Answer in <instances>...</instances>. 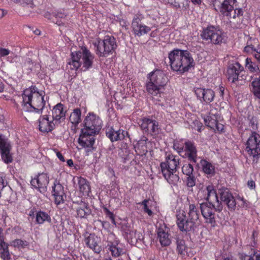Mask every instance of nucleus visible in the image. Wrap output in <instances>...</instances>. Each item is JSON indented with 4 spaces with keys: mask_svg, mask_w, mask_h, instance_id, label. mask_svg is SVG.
<instances>
[{
    "mask_svg": "<svg viewBox=\"0 0 260 260\" xmlns=\"http://www.w3.org/2000/svg\"><path fill=\"white\" fill-rule=\"evenodd\" d=\"M0 257L3 260H10L11 258L6 243L0 244Z\"/></svg>",
    "mask_w": 260,
    "mask_h": 260,
    "instance_id": "nucleus-37",
    "label": "nucleus"
},
{
    "mask_svg": "<svg viewBox=\"0 0 260 260\" xmlns=\"http://www.w3.org/2000/svg\"><path fill=\"white\" fill-rule=\"evenodd\" d=\"M142 18L143 17L141 15H136L134 16L132 23L134 34L139 37L147 34L151 30L150 27L141 23Z\"/></svg>",
    "mask_w": 260,
    "mask_h": 260,
    "instance_id": "nucleus-13",
    "label": "nucleus"
},
{
    "mask_svg": "<svg viewBox=\"0 0 260 260\" xmlns=\"http://www.w3.org/2000/svg\"><path fill=\"white\" fill-rule=\"evenodd\" d=\"M45 92L43 90L39 89L36 86L25 89L22 94L23 103L24 105H28L31 110L36 113L42 112L45 105L44 96Z\"/></svg>",
    "mask_w": 260,
    "mask_h": 260,
    "instance_id": "nucleus-2",
    "label": "nucleus"
},
{
    "mask_svg": "<svg viewBox=\"0 0 260 260\" xmlns=\"http://www.w3.org/2000/svg\"><path fill=\"white\" fill-rule=\"evenodd\" d=\"M23 244V241L20 239H16L13 241V244L15 247H19L20 246H22Z\"/></svg>",
    "mask_w": 260,
    "mask_h": 260,
    "instance_id": "nucleus-55",
    "label": "nucleus"
},
{
    "mask_svg": "<svg viewBox=\"0 0 260 260\" xmlns=\"http://www.w3.org/2000/svg\"><path fill=\"white\" fill-rule=\"evenodd\" d=\"M244 260H260V254L254 253L252 255H246L245 256Z\"/></svg>",
    "mask_w": 260,
    "mask_h": 260,
    "instance_id": "nucleus-49",
    "label": "nucleus"
},
{
    "mask_svg": "<svg viewBox=\"0 0 260 260\" xmlns=\"http://www.w3.org/2000/svg\"><path fill=\"white\" fill-rule=\"evenodd\" d=\"M109 250L111 252L112 255L115 257L119 256L123 252V250L118 246V244L110 245Z\"/></svg>",
    "mask_w": 260,
    "mask_h": 260,
    "instance_id": "nucleus-43",
    "label": "nucleus"
},
{
    "mask_svg": "<svg viewBox=\"0 0 260 260\" xmlns=\"http://www.w3.org/2000/svg\"><path fill=\"white\" fill-rule=\"evenodd\" d=\"M245 150L247 154L254 158L260 156V135L252 132L245 143Z\"/></svg>",
    "mask_w": 260,
    "mask_h": 260,
    "instance_id": "nucleus-5",
    "label": "nucleus"
},
{
    "mask_svg": "<svg viewBox=\"0 0 260 260\" xmlns=\"http://www.w3.org/2000/svg\"><path fill=\"white\" fill-rule=\"evenodd\" d=\"M191 126L192 129L197 130L198 132H201L203 127L202 123L197 119L193 121Z\"/></svg>",
    "mask_w": 260,
    "mask_h": 260,
    "instance_id": "nucleus-46",
    "label": "nucleus"
},
{
    "mask_svg": "<svg viewBox=\"0 0 260 260\" xmlns=\"http://www.w3.org/2000/svg\"><path fill=\"white\" fill-rule=\"evenodd\" d=\"M22 61H24L23 67L26 69L31 70L33 67V62L30 58L24 59L22 58Z\"/></svg>",
    "mask_w": 260,
    "mask_h": 260,
    "instance_id": "nucleus-47",
    "label": "nucleus"
},
{
    "mask_svg": "<svg viewBox=\"0 0 260 260\" xmlns=\"http://www.w3.org/2000/svg\"><path fill=\"white\" fill-rule=\"evenodd\" d=\"M243 70V67L238 62L231 64L228 69L229 81H235L238 78L239 73Z\"/></svg>",
    "mask_w": 260,
    "mask_h": 260,
    "instance_id": "nucleus-20",
    "label": "nucleus"
},
{
    "mask_svg": "<svg viewBox=\"0 0 260 260\" xmlns=\"http://www.w3.org/2000/svg\"><path fill=\"white\" fill-rule=\"evenodd\" d=\"M49 183V177L44 173H39L32 178L30 181L31 185L40 192H45Z\"/></svg>",
    "mask_w": 260,
    "mask_h": 260,
    "instance_id": "nucleus-10",
    "label": "nucleus"
},
{
    "mask_svg": "<svg viewBox=\"0 0 260 260\" xmlns=\"http://www.w3.org/2000/svg\"><path fill=\"white\" fill-rule=\"evenodd\" d=\"M193 170L192 166L189 164H186L182 167V173L186 176L191 175Z\"/></svg>",
    "mask_w": 260,
    "mask_h": 260,
    "instance_id": "nucleus-45",
    "label": "nucleus"
},
{
    "mask_svg": "<svg viewBox=\"0 0 260 260\" xmlns=\"http://www.w3.org/2000/svg\"><path fill=\"white\" fill-rule=\"evenodd\" d=\"M186 180V185L188 187H191L196 184V179L194 177L191 175L187 176Z\"/></svg>",
    "mask_w": 260,
    "mask_h": 260,
    "instance_id": "nucleus-48",
    "label": "nucleus"
},
{
    "mask_svg": "<svg viewBox=\"0 0 260 260\" xmlns=\"http://www.w3.org/2000/svg\"><path fill=\"white\" fill-rule=\"evenodd\" d=\"M177 251L179 254L182 256H185L187 254V247L185 245L183 240L177 241Z\"/></svg>",
    "mask_w": 260,
    "mask_h": 260,
    "instance_id": "nucleus-42",
    "label": "nucleus"
},
{
    "mask_svg": "<svg viewBox=\"0 0 260 260\" xmlns=\"http://www.w3.org/2000/svg\"><path fill=\"white\" fill-rule=\"evenodd\" d=\"M203 192L205 193L204 199L208 201L209 203L213 204L216 202L218 204L216 208V211L220 212L222 210V206L220 203L217 193L212 185L207 186Z\"/></svg>",
    "mask_w": 260,
    "mask_h": 260,
    "instance_id": "nucleus-17",
    "label": "nucleus"
},
{
    "mask_svg": "<svg viewBox=\"0 0 260 260\" xmlns=\"http://www.w3.org/2000/svg\"><path fill=\"white\" fill-rule=\"evenodd\" d=\"M117 46L116 40L114 37L106 36L99 47V54L100 53L101 56H108L115 51Z\"/></svg>",
    "mask_w": 260,
    "mask_h": 260,
    "instance_id": "nucleus-9",
    "label": "nucleus"
},
{
    "mask_svg": "<svg viewBox=\"0 0 260 260\" xmlns=\"http://www.w3.org/2000/svg\"><path fill=\"white\" fill-rule=\"evenodd\" d=\"M254 57L257 60V61L260 63V55L258 54H253Z\"/></svg>",
    "mask_w": 260,
    "mask_h": 260,
    "instance_id": "nucleus-63",
    "label": "nucleus"
},
{
    "mask_svg": "<svg viewBox=\"0 0 260 260\" xmlns=\"http://www.w3.org/2000/svg\"><path fill=\"white\" fill-rule=\"evenodd\" d=\"M194 92L198 98L202 99L207 103L211 102L213 100L215 95L214 91L209 89L197 88L195 89Z\"/></svg>",
    "mask_w": 260,
    "mask_h": 260,
    "instance_id": "nucleus-22",
    "label": "nucleus"
},
{
    "mask_svg": "<svg viewBox=\"0 0 260 260\" xmlns=\"http://www.w3.org/2000/svg\"><path fill=\"white\" fill-rule=\"evenodd\" d=\"M127 237L129 238L131 242H136L138 240H140L143 238L142 233L137 232L136 230L131 231L128 233H127Z\"/></svg>",
    "mask_w": 260,
    "mask_h": 260,
    "instance_id": "nucleus-41",
    "label": "nucleus"
},
{
    "mask_svg": "<svg viewBox=\"0 0 260 260\" xmlns=\"http://www.w3.org/2000/svg\"><path fill=\"white\" fill-rule=\"evenodd\" d=\"M15 3L20 4V5H28L31 4L32 0H13Z\"/></svg>",
    "mask_w": 260,
    "mask_h": 260,
    "instance_id": "nucleus-54",
    "label": "nucleus"
},
{
    "mask_svg": "<svg viewBox=\"0 0 260 260\" xmlns=\"http://www.w3.org/2000/svg\"><path fill=\"white\" fill-rule=\"evenodd\" d=\"M118 22L120 25L122 27H124L125 29H127V23L126 21L123 19H119Z\"/></svg>",
    "mask_w": 260,
    "mask_h": 260,
    "instance_id": "nucleus-56",
    "label": "nucleus"
},
{
    "mask_svg": "<svg viewBox=\"0 0 260 260\" xmlns=\"http://www.w3.org/2000/svg\"><path fill=\"white\" fill-rule=\"evenodd\" d=\"M97 237H95L94 235L90 234L85 239V242L87 246L92 249L95 252H98L96 250L97 246Z\"/></svg>",
    "mask_w": 260,
    "mask_h": 260,
    "instance_id": "nucleus-38",
    "label": "nucleus"
},
{
    "mask_svg": "<svg viewBox=\"0 0 260 260\" xmlns=\"http://www.w3.org/2000/svg\"><path fill=\"white\" fill-rule=\"evenodd\" d=\"M201 36L203 39L210 40L215 44H220L223 40L222 31L213 26H209L204 29Z\"/></svg>",
    "mask_w": 260,
    "mask_h": 260,
    "instance_id": "nucleus-8",
    "label": "nucleus"
},
{
    "mask_svg": "<svg viewBox=\"0 0 260 260\" xmlns=\"http://www.w3.org/2000/svg\"><path fill=\"white\" fill-rule=\"evenodd\" d=\"M203 118L206 125L213 129L214 132L219 133L223 132L224 125L219 113H210L209 115H204Z\"/></svg>",
    "mask_w": 260,
    "mask_h": 260,
    "instance_id": "nucleus-7",
    "label": "nucleus"
},
{
    "mask_svg": "<svg viewBox=\"0 0 260 260\" xmlns=\"http://www.w3.org/2000/svg\"><path fill=\"white\" fill-rule=\"evenodd\" d=\"M237 200L239 201H240L241 202V207L242 208H246L248 206V202L244 199L243 197L238 196L237 197Z\"/></svg>",
    "mask_w": 260,
    "mask_h": 260,
    "instance_id": "nucleus-50",
    "label": "nucleus"
},
{
    "mask_svg": "<svg viewBox=\"0 0 260 260\" xmlns=\"http://www.w3.org/2000/svg\"><path fill=\"white\" fill-rule=\"evenodd\" d=\"M157 237L162 246H168L171 243V239L169 237L168 230L166 228H160L157 231Z\"/></svg>",
    "mask_w": 260,
    "mask_h": 260,
    "instance_id": "nucleus-27",
    "label": "nucleus"
},
{
    "mask_svg": "<svg viewBox=\"0 0 260 260\" xmlns=\"http://www.w3.org/2000/svg\"><path fill=\"white\" fill-rule=\"evenodd\" d=\"M95 121V115L89 113L85 118L84 121V128L82 129H87L88 131H91V133H96Z\"/></svg>",
    "mask_w": 260,
    "mask_h": 260,
    "instance_id": "nucleus-25",
    "label": "nucleus"
},
{
    "mask_svg": "<svg viewBox=\"0 0 260 260\" xmlns=\"http://www.w3.org/2000/svg\"><path fill=\"white\" fill-rule=\"evenodd\" d=\"M158 82H148L146 87L148 91L151 94L156 95L162 92L164 87L162 85H158Z\"/></svg>",
    "mask_w": 260,
    "mask_h": 260,
    "instance_id": "nucleus-30",
    "label": "nucleus"
},
{
    "mask_svg": "<svg viewBox=\"0 0 260 260\" xmlns=\"http://www.w3.org/2000/svg\"><path fill=\"white\" fill-rule=\"evenodd\" d=\"M245 68L250 72L257 74L260 73V69L255 62H252L250 58H246L245 59Z\"/></svg>",
    "mask_w": 260,
    "mask_h": 260,
    "instance_id": "nucleus-35",
    "label": "nucleus"
},
{
    "mask_svg": "<svg viewBox=\"0 0 260 260\" xmlns=\"http://www.w3.org/2000/svg\"><path fill=\"white\" fill-rule=\"evenodd\" d=\"M201 165L202 166L203 170L205 173L208 175H213L215 173L214 166L210 162L206 160L203 159L201 160Z\"/></svg>",
    "mask_w": 260,
    "mask_h": 260,
    "instance_id": "nucleus-36",
    "label": "nucleus"
},
{
    "mask_svg": "<svg viewBox=\"0 0 260 260\" xmlns=\"http://www.w3.org/2000/svg\"><path fill=\"white\" fill-rule=\"evenodd\" d=\"M69 120L75 126L78 125L81 121V111L80 108H77L73 110L70 115Z\"/></svg>",
    "mask_w": 260,
    "mask_h": 260,
    "instance_id": "nucleus-32",
    "label": "nucleus"
},
{
    "mask_svg": "<svg viewBox=\"0 0 260 260\" xmlns=\"http://www.w3.org/2000/svg\"><path fill=\"white\" fill-rule=\"evenodd\" d=\"M252 51L255 52V54L260 55V45H258L256 47L253 46V48H252Z\"/></svg>",
    "mask_w": 260,
    "mask_h": 260,
    "instance_id": "nucleus-58",
    "label": "nucleus"
},
{
    "mask_svg": "<svg viewBox=\"0 0 260 260\" xmlns=\"http://www.w3.org/2000/svg\"><path fill=\"white\" fill-rule=\"evenodd\" d=\"M188 218L183 209H179L177 211L176 223L178 228L181 231H188L192 229L193 225L199 222V212L194 204H189L188 208Z\"/></svg>",
    "mask_w": 260,
    "mask_h": 260,
    "instance_id": "nucleus-3",
    "label": "nucleus"
},
{
    "mask_svg": "<svg viewBox=\"0 0 260 260\" xmlns=\"http://www.w3.org/2000/svg\"><path fill=\"white\" fill-rule=\"evenodd\" d=\"M183 152H185V155L189 160L194 162H196L197 151L196 146L192 142H186V145L184 147Z\"/></svg>",
    "mask_w": 260,
    "mask_h": 260,
    "instance_id": "nucleus-24",
    "label": "nucleus"
},
{
    "mask_svg": "<svg viewBox=\"0 0 260 260\" xmlns=\"http://www.w3.org/2000/svg\"><path fill=\"white\" fill-rule=\"evenodd\" d=\"M123 131L118 130L114 131L113 128H109L106 131V136L111 140V141H116L123 138L124 135Z\"/></svg>",
    "mask_w": 260,
    "mask_h": 260,
    "instance_id": "nucleus-29",
    "label": "nucleus"
},
{
    "mask_svg": "<svg viewBox=\"0 0 260 260\" xmlns=\"http://www.w3.org/2000/svg\"><path fill=\"white\" fill-rule=\"evenodd\" d=\"M52 194L54 198V203L56 205L63 204L66 199L64 187L59 180H55L52 186Z\"/></svg>",
    "mask_w": 260,
    "mask_h": 260,
    "instance_id": "nucleus-14",
    "label": "nucleus"
},
{
    "mask_svg": "<svg viewBox=\"0 0 260 260\" xmlns=\"http://www.w3.org/2000/svg\"><path fill=\"white\" fill-rule=\"evenodd\" d=\"M247 186L249 189L254 190L256 187L255 181L251 179L248 180L247 182Z\"/></svg>",
    "mask_w": 260,
    "mask_h": 260,
    "instance_id": "nucleus-53",
    "label": "nucleus"
},
{
    "mask_svg": "<svg viewBox=\"0 0 260 260\" xmlns=\"http://www.w3.org/2000/svg\"><path fill=\"white\" fill-rule=\"evenodd\" d=\"M186 142L183 139H176L174 142L173 148L178 153L183 152Z\"/></svg>",
    "mask_w": 260,
    "mask_h": 260,
    "instance_id": "nucleus-40",
    "label": "nucleus"
},
{
    "mask_svg": "<svg viewBox=\"0 0 260 260\" xmlns=\"http://www.w3.org/2000/svg\"><path fill=\"white\" fill-rule=\"evenodd\" d=\"M77 216L80 218H85L90 213V210L85 203H83L79 205L76 208Z\"/></svg>",
    "mask_w": 260,
    "mask_h": 260,
    "instance_id": "nucleus-34",
    "label": "nucleus"
},
{
    "mask_svg": "<svg viewBox=\"0 0 260 260\" xmlns=\"http://www.w3.org/2000/svg\"><path fill=\"white\" fill-rule=\"evenodd\" d=\"M219 194L221 202L226 204L231 210H234L236 207V202L232 194L228 188H222L219 189Z\"/></svg>",
    "mask_w": 260,
    "mask_h": 260,
    "instance_id": "nucleus-18",
    "label": "nucleus"
},
{
    "mask_svg": "<svg viewBox=\"0 0 260 260\" xmlns=\"http://www.w3.org/2000/svg\"><path fill=\"white\" fill-rule=\"evenodd\" d=\"M91 131L82 129L81 134L78 139V143L82 147L89 149L90 151L95 149L93 145L95 142V134L91 133Z\"/></svg>",
    "mask_w": 260,
    "mask_h": 260,
    "instance_id": "nucleus-11",
    "label": "nucleus"
},
{
    "mask_svg": "<svg viewBox=\"0 0 260 260\" xmlns=\"http://www.w3.org/2000/svg\"><path fill=\"white\" fill-rule=\"evenodd\" d=\"M236 2V0H224L219 8L221 14L227 17L229 19H236L242 16L243 13L242 9H234L233 5Z\"/></svg>",
    "mask_w": 260,
    "mask_h": 260,
    "instance_id": "nucleus-6",
    "label": "nucleus"
},
{
    "mask_svg": "<svg viewBox=\"0 0 260 260\" xmlns=\"http://www.w3.org/2000/svg\"><path fill=\"white\" fill-rule=\"evenodd\" d=\"M71 57V59L67 63V67L71 70L76 71L81 65L80 59L82 57V52L80 51L72 52Z\"/></svg>",
    "mask_w": 260,
    "mask_h": 260,
    "instance_id": "nucleus-23",
    "label": "nucleus"
},
{
    "mask_svg": "<svg viewBox=\"0 0 260 260\" xmlns=\"http://www.w3.org/2000/svg\"><path fill=\"white\" fill-rule=\"evenodd\" d=\"M104 212L107 215V216L111 220L112 222H114V218L113 213L110 212L107 208L104 207L103 208Z\"/></svg>",
    "mask_w": 260,
    "mask_h": 260,
    "instance_id": "nucleus-51",
    "label": "nucleus"
},
{
    "mask_svg": "<svg viewBox=\"0 0 260 260\" xmlns=\"http://www.w3.org/2000/svg\"><path fill=\"white\" fill-rule=\"evenodd\" d=\"M5 15L4 10L0 9V19L3 18Z\"/></svg>",
    "mask_w": 260,
    "mask_h": 260,
    "instance_id": "nucleus-64",
    "label": "nucleus"
},
{
    "mask_svg": "<svg viewBox=\"0 0 260 260\" xmlns=\"http://www.w3.org/2000/svg\"><path fill=\"white\" fill-rule=\"evenodd\" d=\"M251 87L254 96L260 99V82H252Z\"/></svg>",
    "mask_w": 260,
    "mask_h": 260,
    "instance_id": "nucleus-44",
    "label": "nucleus"
},
{
    "mask_svg": "<svg viewBox=\"0 0 260 260\" xmlns=\"http://www.w3.org/2000/svg\"><path fill=\"white\" fill-rule=\"evenodd\" d=\"M51 221L50 215L46 212L39 210L36 214V221L39 224L44 223L47 221L50 222Z\"/></svg>",
    "mask_w": 260,
    "mask_h": 260,
    "instance_id": "nucleus-31",
    "label": "nucleus"
},
{
    "mask_svg": "<svg viewBox=\"0 0 260 260\" xmlns=\"http://www.w3.org/2000/svg\"><path fill=\"white\" fill-rule=\"evenodd\" d=\"M171 69L179 74L188 71L194 66V60L187 50L175 49L168 55Z\"/></svg>",
    "mask_w": 260,
    "mask_h": 260,
    "instance_id": "nucleus-1",
    "label": "nucleus"
},
{
    "mask_svg": "<svg viewBox=\"0 0 260 260\" xmlns=\"http://www.w3.org/2000/svg\"><path fill=\"white\" fill-rule=\"evenodd\" d=\"M165 74L162 71L156 69L149 73L147 79L150 81H158L164 79Z\"/></svg>",
    "mask_w": 260,
    "mask_h": 260,
    "instance_id": "nucleus-33",
    "label": "nucleus"
},
{
    "mask_svg": "<svg viewBox=\"0 0 260 260\" xmlns=\"http://www.w3.org/2000/svg\"><path fill=\"white\" fill-rule=\"evenodd\" d=\"M10 51L6 48L0 47V57H5L8 55Z\"/></svg>",
    "mask_w": 260,
    "mask_h": 260,
    "instance_id": "nucleus-52",
    "label": "nucleus"
},
{
    "mask_svg": "<svg viewBox=\"0 0 260 260\" xmlns=\"http://www.w3.org/2000/svg\"><path fill=\"white\" fill-rule=\"evenodd\" d=\"M66 111L64 110V105L61 103H58L53 108L52 110V115L51 117L57 124H59L61 120L65 118Z\"/></svg>",
    "mask_w": 260,
    "mask_h": 260,
    "instance_id": "nucleus-21",
    "label": "nucleus"
},
{
    "mask_svg": "<svg viewBox=\"0 0 260 260\" xmlns=\"http://www.w3.org/2000/svg\"><path fill=\"white\" fill-rule=\"evenodd\" d=\"M252 48H253V46L252 45L247 46L245 47V48L244 49V51H245L246 52H250L251 51H252Z\"/></svg>",
    "mask_w": 260,
    "mask_h": 260,
    "instance_id": "nucleus-59",
    "label": "nucleus"
},
{
    "mask_svg": "<svg viewBox=\"0 0 260 260\" xmlns=\"http://www.w3.org/2000/svg\"><path fill=\"white\" fill-rule=\"evenodd\" d=\"M78 183L79 190L83 196H89L90 188L88 182L85 178L80 177L78 178Z\"/></svg>",
    "mask_w": 260,
    "mask_h": 260,
    "instance_id": "nucleus-28",
    "label": "nucleus"
},
{
    "mask_svg": "<svg viewBox=\"0 0 260 260\" xmlns=\"http://www.w3.org/2000/svg\"><path fill=\"white\" fill-rule=\"evenodd\" d=\"M191 1L195 5H200L202 3V0H191Z\"/></svg>",
    "mask_w": 260,
    "mask_h": 260,
    "instance_id": "nucleus-62",
    "label": "nucleus"
},
{
    "mask_svg": "<svg viewBox=\"0 0 260 260\" xmlns=\"http://www.w3.org/2000/svg\"><path fill=\"white\" fill-rule=\"evenodd\" d=\"M200 207L202 214L205 218L206 222L214 226L216 221L215 214L213 212L214 208L213 204L211 203L201 204Z\"/></svg>",
    "mask_w": 260,
    "mask_h": 260,
    "instance_id": "nucleus-16",
    "label": "nucleus"
},
{
    "mask_svg": "<svg viewBox=\"0 0 260 260\" xmlns=\"http://www.w3.org/2000/svg\"><path fill=\"white\" fill-rule=\"evenodd\" d=\"M82 50L83 68H84V70H86L91 67L93 62V56L86 48H82Z\"/></svg>",
    "mask_w": 260,
    "mask_h": 260,
    "instance_id": "nucleus-26",
    "label": "nucleus"
},
{
    "mask_svg": "<svg viewBox=\"0 0 260 260\" xmlns=\"http://www.w3.org/2000/svg\"><path fill=\"white\" fill-rule=\"evenodd\" d=\"M179 164V158L172 154H167L166 161L160 164L162 174L167 182L173 185L177 184L179 177L176 174V168Z\"/></svg>",
    "mask_w": 260,
    "mask_h": 260,
    "instance_id": "nucleus-4",
    "label": "nucleus"
},
{
    "mask_svg": "<svg viewBox=\"0 0 260 260\" xmlns=\"http://www.w3.org/2000/svg\"><path fill=\"white\" fill-rule=\"evenodd\" d=\"M67 165L69 167H72L74 165L73 161L72 159H68L67 160Z\"/></svg>",
    "mask_w": 260,
    "mask_h": 260,
    "instance_id": "nucleus-60",
    "label": "nucleus"
},
{
    "mask_svg": "<svg viewBox=\"0 0 260 260\" xmlns=\"http://www.w3.org/2000/svg\"><path fill=\"white\" fill-rule=\"evenodd\" d=\"M219 90L220 95L221 96H223V94H224V87L222 86H220L219 88Z\"/></svg>",
    "mask_w": 260,
    "mask_h": 260,
    "instance_id": "nucleus-61",
    "label": "nucleus"
},
{
    "mask_svg": "<svg viewBox=\"0 0 260 260\" xmlns=\"http://www.w3.org/2000/svg\"><path fill=\"white\" fill-rule=\"evenodd\" d=\"M39 129L43 133L51 132L57 124L50 115H44L40 116L38 119Z\"/></svg>",
    "mask_w": 260,
    "mask_h": 260,
    "instance_id": "nucleus-12",
    "label": "nucleus"
},
{
    "mask_svg": "<svg viewBox=\"0 0 260 260\" xmlns=\"http://www.w3.org/2000/svg\"><path fill=\"white\" fill-rule=\"evenodd\" d=\"M56 155L57 158L62 162L65 161L64 156L62 155L61 152L58 151H56Z\"/></svg>",
    "mask_w": 260,
    "mask_h": 260,
    "instance_id": "nucleus-57",
    "label": "nucleus"
},
{
    "mask_svg": "<svg viewBox=\"0 0 260 260\" xmlns=\"http://www.w3.org/2000/svg\"><path fill=\"white\" fill-rule=\"evenodd\" d=\"M153 202L149 200H145L139 204L143 206L144 211L147 213L149 216H152L153 213L152 211Z\"/></svg>",
    "mask_w": 260,
    "mask_h": 260,
    "instance_id": "nucleus-39",
    "label": "nucleus"
},
{
    "mask_svg": "<svg viewBox=\"0 0 260 260\" xmlns=\"http://www.w3.org/2000/svg\"><path fill=\"white\" fill-rule=\"evenodd\" d=\"M140 126L145 133L156 134L158 132V123L154 120L147 118H143L140 124Z\"/></svg>",
    "mask_w": 260,
    "mask_h": 260,
    "instance_id": "nucleus-19",
    "label": "nucleus"
},
{
    "mask_svg": "<svg viewBox=\"0 0 260 260\" xmlns=\"http://www.w3.org/2000/svg\"><path fill=\"white\" fill-rule=\"evenodd\" d=\"M11 146L7 140L0 135V152L2 160L7 164L11 163L13 157L10 153Z\"/></svg>",
    "mask_w": 260,
    "mask_h": 260,
    "instance_id": "nucleus-15",
    "label": "nucleus"
}]
</instances>
